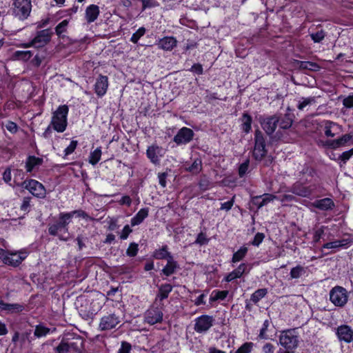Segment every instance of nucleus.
I'll use <instances>...</instances> for the list:
<instances>
[{
	"instance_id": "obj_1",
	"label": "nucleus",
	"mask_w": 353,
	"mask_h": 353,
	"mask_svg": "<svg viewBox=\"0 0 353 353\" xmlns=\"http://www.w3.org/2000/svg\"><path fill=\"white\" fill-rule=\"evenodd\" d=\"M69 112L68 106L66 105H59L58 108L52 112L50 121L54 130L57 132H63L68 126V114Z\"/></svg>"
},
{
	"instance_id": "obj_2",
	"label": "nucleus",
	"mask_w": 353,
	"mask_h": 353,
	"mask_svg": "<svg viewBox=\"0 0 353 353\" xmlns=\"http://www.w3.org/2000/svg\"><path fill=\"white\" fill-rule=\"evenodd\" d=\"M70 222L71 215L70 214H65V212L60 213L57 221L48 224L49 234L52 236H59V239L61 241H67L68 238H65L62 235H59V232L61 231L68 232V225Z\"/></svg>"
},
{
	"instance_id": "obj_3",
	"label": "nucleus",
	"mask_w": 353,
	"mask_h": 353,
	"mask_svg": "<svg viewBox=\"0 0 353 353\" xmlns=\"http://www.w3.org/2000/svg\"><path fill=\"white\" fill-rule=\"evenodd\" d=\"M279 344L286 350H295L299 345V336L296 329H288L281 332Z\"/></svg>"
},
{
	"instance_id": "obj_4",
	"label": "nucleus",
	"mask_w": 353,
	"mask_h": 353,
	"mask_svg": "<svg viewBox=\"0 0 353 353\" xmlns=\"http://www.w3.org/2000/svg\"><path fill=\"white\" fill-rule=\"evenodd\" d=\"M31 10V0H14L10 8L12 14L19 20L26 19Z\"/></svg>"
},
{
	"instance_id": "obj_5",
	"label": "nucleus",
	"mask_w": 353,
	"mask_h": 353,
	"mask_svg": "<svg viewBox=\"0 0 353 353\" xmlns=\"http://www.w3.org/2000/svg\"><path fill=\"white\" fill-rule=\"evenodd\" d=\"M83 347V341L80 337L72 340L63 339L54 350L57 353H80Z\"/></svg>"
},
{
	"instance_id": "obj_6",
	"label": "nucleus",
	"mask_w": 353,
	"mask_h": 353,
	"mask_svg": "<svg viewBox=\"0 0 353 353\" xmlns=\"http://www.w3.org/2000/svg\"><path fill=\"white\" fill-rule=\"evenodd\" d=\"M319 188L318 183H312L307 186L303 183L297 181L291 186L290 192L301 197L309 198L319 192Z\"/></svg>"
},
{
	"instance_id": "obj_7",
	"label": "nucleus",
	"mask_w": 353,
	"mask_h": 353,
	"mask_svg": "<svg viewBox=\"0 0 353 353\" xmlns=\"http://www.w3.org/2000/svg\"><path fill=\"white\" fill-rule=\"evenodd\" d=\"M52 34V32H51L50 29H45L38 31L36 36L30 42L24 43L22 45V46L23 48H43L50 41Z\"/></svg>"
},
{
	"instance_id": "obj_8",
	"label": "nucleus",
	"mask_w": 353,
	"mask_h": 353,
	"mask_svg": "<svg viewBox=\"0 0 353 353\" xmlns=\"http://www.w3.org/2000/svg\"><path fill=\"white\" fill-rule=\"evenodd\" d=\"M330 300L336 306H344L348 300L347 290L341 286L333 288L330 292Z\"/></svg>"
},
{
	"instance_id": "obj_9",
	"label": "nucleus",
	"mask_w": 353,
	"mask_h": 353,
	"mask_svg": "<svg viewBox=\"0 0 353 353\" xmlns=\"http://www.w3.org/2000/svg\"><path fill=\"white\" fill-rule=\"evenodd\" d=\"M21 186L28 190L33 196L38 198H44L46 189L42 183L34 180L30 179L21 183Z\"/></svg>"
},
{
	"instance_id": "obj_10",
	"label": "nucleus",
	"mask_w": 353,
	"mask_h": 353,
	"mask_svg": "<svg viewBox=\"0 0 353 353\" xmlns=\"http://www.w3.org/2000/svg\"><path fill=\"white\" fill-rule=\"evenodd\" d=\"M255 145L253 151V156L256 161H261L266 154L265 139L262 132L256 130L254 135Z\"/></svg>"
},
{
	"instance_id": "obj_11",
	"label": "nucleus",
	"mask_w": 353,
	"mask_h": 353,
	"mask_svg": "<svg viewBox=\"0 0 353 353\" xmlns=\"http://www.w3.org/2000/svg\"><path fill=\"white\" fill-rule=\"evenodd\" d=\"M214 321L212 316L201 315L195 319L194 330L197 333L206 332L213 325Z\"/></svg>"
},
{
	"instance_id": "obj_12",
	"label": "nucleus",
	"mask_w": 353,
	"mask_h": 353,
	"mask_svg": "<svg viewBox=\"0 0 353 353\" xmlns=\"http://www.w3.org/2000/svg\"><path fill=\"white\" fill-rule=\"evenodd\" d=\"M120 318L119 316L115 314H109L108 315L103 316L101 320L99 325V328L101 331H106L114 329L117 327V325L120 323Z\"/></svg>"
},
{
	"instance_id": "obj_13",
	"label": "nucleus",
	"mask_w": 353,
	"mask_h": 353,
	"mask_svg": "<svg viewBox=\"0 0 353 353\" xmlns=\"http://www.w3.org/2000/svg\"><path fill=\"white\" fill-rule=\"evenodd\" d=\"M163 314L162 310L158 307L148 309L144 317V321L150 325H154L163 321Z\"/></svg>"
},
{
	"instance_id": "obj_14",
	"label": "nucleus",
	"mask_w": 353,
	"mask_h": 353,
	"mask_svg": "<svg viewBox=\"0 0 353 353\" xmlns=\"http://www.w3.org/2000/svg\"><path fill=\"white\" fill-rule=\"evenodd\" d=\"M194 134V133L192 129L183 127L178 131L174 137L173 141L177 145L187 144L192 140Z\"/></svg>"
},
{
	"instance_id": "obj_15",
	"label": "nucleus",
	"mask_w": 353,
	"mask_h": 353,
	"mask_svg": "<svg viewBox=\"0 0 353 353\" xmlns=\"http://www.w3.org/2000/svg\"><path fill=\"white\" fill-rule=\"evenodd\" d=\"M164 154L165 152L163 148L157 145H150L146 150V155L148 158L155 165L159 164L160 159L163 157Z\"/></svg>"
},
{
	"instance_id": "obj_16",
	"label": "nucleus",
	"mask_w": 353,
	"mask_h": 353,
	"mask_svg": "<svg viewBox=\"0 0 353 353\" xmlns=\"http://www.w3.org/2000/svg\"><path fill=\"white\" fill-rule=\"evenodd\" d=\"M279 121V114H274L264 119L262 121H261V124L265 132L268 135H271L275 132Z\"/></svg>"
},
{
	"instance_id": "obj_17",
	"label": "nucleus",
	"mask_w": 353,
	"mask_h": 353,
	"mask_svg": "<svg viewBox=\"0 0 353 353\" xmlns=\"http://www.w3.org/2000/svg\"><path fill=\"white\" fill-rule=\"evenodd\" d=\"M108 87V77L101 74L99 75L94 84V90L97 95L99 97H103L106 93Z\"/></svg>"
},
{
	"instance_id": "obj_18",
	"label": "nucleus",
	"mask_w": 353,
	"mask_h": 353,
	"mask_svg": "<svg viewBox=\"0 0 353 353\" xmlns=\"http://www.w3.org/2000/svg\"><path fill=\"white\" fill-rule=\"evenodd\" d=\"M336 334L340 341L350 343L353 341V330L346 325H341L337 328Z\"/></svg>"
},
{
	"instance_id": "obj_19",
	"label": "nucleus",
	"mask_w": 353,
	"mask_h": 353,
	"mask_svg": "<svg viewBox=\"0 0 353 353\" xmlns=\"http://www.w3.org/2000/svg\"><path fill=\"white\" fill-rule=\"evenodd\" d=\"M275 199L276 196L273 194H263L262 195L253 196L252 198V202L259 210L268 204L270 202L274 201Z\"/></svg>"
},
{
	"instance_id": "obj_20",
	"label": "nucleus",
	"mask_w": 353,
	"mask_h": 353,
	"mask_svg": "<svg viewBox=\"0 0 353 353\" xmlns=\"http://www.w3.org/2000/svg\"><path fill=\"white\" fill-rule=\"evenodd\" d=\"M173 286L168 283L161 284L159 286L154 302H161L168 298L170 293L172 291Z\"/></svg>"
},
{
	"instance_id": "obj_21",
	"label": "nucleus",
	"mask_w": 353,
	"mask_h": 353,
	"mask_svg": "<svg viewBox=\"0 0 353 353\" xmlns=\"http://www.w3.org/2000/svg\"><path fill=\"white\" fill-rule=\"evenodd\" d=\"M176 43L177 41L174 37H165L159 39L157 45L160 49L170 51L176 46Z\"/></svg>"
},
{
	"instance_id": "obj_22",
	"label": "nucleus",
	"mask_w": 353,
	"mask_h": 353,
	"mask_svg": "<svg viewBox=\"0 0 353 353\" xmlns=\"http://www.w3.org/2000/svg\"><path fill=\"white\" fill-rule=\"evenodd\" d=\"M100 13L98 6L92 4L85 9V18L88 23L94 22L99 17Z\"/></svg>"
},
{
	"instance_id": "obj_23",
	"label": "nucleus",
	"mask_w": 353,
	"mask_h": 353,
	"mask_svg": "<svg viewBox=\"0 0 353 353\" xmlns=\"http://www.w3.org/2000/svg\"><path fill=\"white\" fill-rule=\"evenodd\" d=\"M352 243V241L349 239H343L328 242L323 245V249H339L341 248H347Z\"/></svg>"
},
{
	"instance_id": "obj_24",
	"label": "nucleus",
	"mask_w": 353,
	"mask_h": 353,
	"mask_svg": "<svg viewBox=\"0 0 353 353\" xmlns=\"http://www.w3.org/2000/svg\"><path fill=\"white\" fill-rule=\"evenodd\" d=\"M26 258L23 253H8L7 259H6V264L12 266H18L23 260Z\"/></svg>"
},
{
	"instance_id": "obj_25",
	"label": "nucleus",
	"mask_w": 353,
	"mask_h": 353,
	"mask_svg": "<svg viewBox=\"0 0 353 353\" xmlns=\"http://www.w3.org/2000/svg\"><path fill=\"white\" fill-rule=\"evenodd\" d=\"M279 121L278 123L279 127L284 130L289 129L292 125L294 115L287 112L284 115L279 114Z\"/></svg>"
},
{
	"instance_id": "obj_26",
	"label": "nucleus",
	"mask_w": 353,
	"mask_h": 353,
	"mask_svg": "<svg viewBox=\"0 0 353 353\" xmlns=\"http://www.w3.org/2000/svg\"><path fill=\"white\" fill-rule=\"evenodd\" d=\"M149 209L148 208H141L134 217L131 219V225L135 226L141 224L143 220L148 217Z\"/></svg>"
},
{
	"instance_id": "obj_27",
	"label": "nucleus",
	"mask_w": 353,
	"mask_h": 353,
	"mask_svg": "<svg viewBox=\"0 0 353 353\" xmlns=\"http://www.w3.org/2000/svg\"><path fill=\"white\" fill-rule=\"evenodd\" d=\"M314 206L321 210H329L334 207V203L331 199L325 198L315 201Z\"/></svg>"
},
{
	"instance_id": "obj_28",
	"label": "nucleus",
	"mask_w": 353,
	"mask_h": 353,
	"mask_svg": "<svg viewBox=\"0 0 353 353\" xmlns=\"http://www.w3.org/2000/svg\"><path fill=\"white\" fill-rule=\"evenodd\" d=\"M178 268L179 265L177 262L174 261L173 257H170V259L167 261L166 265L162 270V273L164 275L169 276L174 274Z\"/></svg>"
},
{
	"instance_id": "obj_29",
	"label": "nucleus",
	"mask_w": 353,
	"mask_h": 353,
	"mask_svg": "<svg viewBox=\"0 0 353 353\" xmlns=\"http://www.w3.org/2000/svg\"><path fill=\"white\" fill-rule=\"evenodd\" d=\"M241 128L246 134L249 133L252 129V118L248 112H243L241 118Z\"/></svg>"
},
{
	"instance_id": "obj_30",
	"label": "nucleus",
	"mask_w": 353,
	"mask_h": 353,
	"mask_svg": "<svg viewBox=\"0 0 353 353\" xmlns=\"http://www.w3.org/2000/svg\"><path fill=\"white\" fill-rule=\"evenodd\" d=\"M317 99V97H301L296 107L299 110L303 111L307 107L316 104Z\"/></svg>"
},
{
	"instance_id": "obj_31",
	"label": "nucleus",
	"mask_w": 353,
	"mask_h": 353,
	"mask_svg": "<svg viewBox=\"0 0 353 353\" xmlns=\"http://www.w3.org/2000/svg\"><path fill=\"white\" fill-rule=\"evenodd\" d=\"M296 64L301 70H308L310 71H319L321 68L319 64L312 61H296Z\"/></svg>"
},
{
	"instance_id": "obj_32",
	"label": "nucleus",
	"mask_w": 353,
	"mask_h": 353,
	"mask_svg": "<svg viewBox=\"0 0 353 353\" xmlns=\"http://www.w3.org/2000/svg\"><path fill=\"white\" fill-rule=\"evenodd\" d=\"M306 268L297 265L292 268L290 272V279H299L306 274Z\"/></svg>"
},
{
	"instance_id": "obj_33",
	"label": "nucleus",
	"mask_w": 353,
	"mask_h": 353,
	"mask_svg": "<svg viewBox=\"0 0 353 353\" xmlns=\"http://www.w3.org/2000/svg\"><path fill=\"white\" fill-rule=\"evenodd\" d=\"M153 256L157 259H167L170 257H173L170 252L168 250V245H165L162 248L156 250L154 252Z\"/></svg>"
},
{
	"instance_id": "obj_34",
	"label": "nucleus",
	"mask_w": 353,
	"mask_h": 353,
	"mask_svg": "<svg viewBox=\"0 0 353 353\" xmlns=\"http://www.w3.org/2000/svg\"><path fill=\"white\" fill-rule=\"evenodd\" d=\"M43 159L34 156H30L26 160V168L28 172H32L34 167L39 165L42 163Z\"/></svg>"
},
{
	"instance_id": "obj_35",
	"label": "nucleus",
	"mask_w": 353,
	"mask_h": 353,
	"mask_svg": "<svg viewBox=\"0 0 353 353\" xmlns=\"http://www.w3.org/2000/svg\"><path fill=\"white\" fill-rule=\"evenodd\" d=\"M3 311L8 313L20 312L24 310V305L19 303H6L3 302Z\"/></svg>"
},
{
	"instance_id": "obj_36",
	"label": "nucleus",
	"mask_w": 353,
	"mask_h": 353,
	"mask_svg": "<svg viewBox=\"0 0 353 353\" xmlns=\"http://www.w3.org/2000/svg\"><path fill=\"white\" fill-rule=\"evenodd\" d=\"M229 294V291L228 290H214L212 292V294L210 297V301L211 302H215L217 301H223L224 300Z\"/></svg>"
},
{
	"instance_id": "obj_37",
	"label": "nucleus",
	"mask_w": 353,
	"mask_h": 353,
	"mask_svg": "<svg viewBox=\"0 0 353 353\" xmlns=\"http://www.w3.org/2000/svg\"><path fill=\"white\" fill-rule=\"evenodd\" d=\"M50 331V329L46 327L43 324H39L35 327L34 335L37 338H41L47 336Z\"/></svg>"
},
{
	"instance_id": "obj_38",
	"label": "nucleus",
	"mask_w": 353,
	"mask_h": 353,
	"mask_svg": "<svg viewBox=\"0 0 353 353\" xmlns=\"http://www.w3.org/2000/svg\"><path fill=\"white\" fill-rule=\"evenodd\" d=\"M268 293L266 288H261L256 290L250 297V301L256 304L261 299L265 297Z\"/></svg>"
},
{
	"instance_id": "obj_39",
	"label": "nucleus",
	"mask_w": 353,
	"mask_h": 353,
	"mask_svg": "<svg viewBox=\"0 0 353 353\" xmlns=\"http://www.w3.org/2000/svg\"><path fill=\"white\" fill-rule=\"evenodd\" d=\"M185 170L192 174H199L202 170V162L199 158L196 159L191 165L186 168Z\"/></svg>"
},
{
	"instance_id": "obj_40",
	"label": "nucleus",
	"mask_w": 353,
	"mask_h": 353,
	"mask_svg": "<svg viewBox=\"0 0 353 353\" xmlns=\"http://www.w3.org/2000/svg\"><path fill=\"white\" fill-rule=\"evenodd\" d=\"M247 252L248 248L245 246L241 247L239 250H238L236 252L233 254L232 262L237 263L241 261L245 256Z\"/></svg>"
},
{
	"instance_id": "obj_41",
	"label": "nucleus",
	"mask_w": 353,
	"mask_h": 353,
	"mask_svg": "<svg viewBox=\"0 0 353 353\" xmlns=\"http://www.w3.org/2000/svg\"><path fill=\"white\" fill-rule=\"evenodd\" d=\"M32 56V53L30 50L26 51H16L14 54V57L17 60L27 61Z\"/></svg>"
},
{
	"instance_id": "obj_42",
	"label": "nucleus",
	"mask_w": 353,
	"mask_h": 353,
	"mask_svg": "<svg viewBox=\"0 0 353 353\" xmlns=\"http://www.w3.org/2000/svg\"><path fill=\"white\" fill-rule=\"evenodd\" d=\"M101 150L100 148H97L90 153L89 157V163L93 165H96L101 159Z\"/></svg>"
},
{
	"instance_id": "obj_43",
	"label": "nucleus",
	"mask_w": 353,
	"mask_h": 353,
	"mask_svg": "<svg viewBox=\"0 0 353 353\" xmlns=\"http://www.w3.org/2000/svg\"><path fill=\"white\" fill-rule=\"evenodd\" d=\"M336 126H337V125L332 121H325V126H324L325 135L327 137H334L336 134L334 132H333L332 130L333 128L336 127Z\"/></svg>"
},
{
	"instance_id": "obj_44",
	"label": "nucleus",
	"mask_w": 353,
	"mask_h": 353,
	"mask_svg": "<svg viewBox=\"0 0 353 353\" xmlns=\"http://www.w3.org/2000/svg\"><path fill=\"white\" fill-rule=\"evenodd\" d=\"M352 136L351 134H345L343 135L341 137L334 139L336 149L345 145L349 141L352 140Z\"/></svg>"
},
{
	"instance_id": "obj_45",
	"label": "nucleus",
	"mask_w": 353,
	"mask_h": 353,
	"mask_svg": "<svg viewBox=\"0 0 353 353\" xmlns=\"http://www.w3.org/2000/svg\"><path fill=\"white\" fill-rule=\"evenodd\" d=\"M65 214H70L71 215V219H72V217L74 215H76L77 216L81 217L85 220H90V221L94 220L93 218L90 216L85 211H83L82 210H74V211H72L70 212H65Z\"/></svg>"
},
{
	"instance_id": "obj_46",
	"label": "nucleus",
	"mask_w": 353,
	"mask_h": 353,
	"mask_svg": "<svg viewBox=\"0 0 353 353\" xmlns=\"http://www.w3.org/2000/svg\"><path fill=\"white\" fill-rule=\"evenodd\" d=\"M146 32L144 27L139 28L136 32H134L130 38V41L134 43H137L139 39L143 37Z\"/></svg>"
},
{
	"instance_id": "obj_47",
	"label": "nucleus",
	"mask_w": 353,
	"mask_h": 353,
	"mask_svg": "<svg viewBox=\"0 0 353 353\" xmlns=\"http://www.w3.org/2000/svg\"><path fill=\"white\" fill-rule=\"evenodd\" d=\"M252 347L253 343L252 342H246L239 347L234 353H250Z\"/></svg>"
},
{
	"instance_id": "obj_48",
	"label": "nucleus",
	"mask_w": 353,
	"mask_h": 353,
	"mask_svg": "<svg viewBox=\"0 0 353 353\" xmlns=\"http://www.w3.org/2000/svg\"><path fill=\"white\" fill-rule=\"evenodd\" d=\"M139 251L138 244L136 243H131L126 250V254L128 256L134 257L135 256Z\"/></svg>"
},
{
	"instance_id": "obj_49",
	"label": "nucleus",
	"mask_w": 353,
	"mask_h": 353,
	"mask_svg": "<svg viewBox=\"0 0 353 353\" xmlns=\"http://www.w3.org/2000/svg\"><path fill=\"white\" fill-rule=\"evenodd\" d=\"M68 24V21L65 19L56 26L55 32L59 37H61V34L66 31Z\"/></svg>"
},
{
	"instance_id": "obj_50",
	"label": "nucleus",
	"mask_w": 353,
	"mask_h": 353,
	"mask_svg": "<svg viewBox=\"0 0 353 353\" xmlns=\"http://www.w3.org/2000/svg\"><path fill=\"white\" fill-rule=\"evenodd\" d=\"M310 37L314 43H320L325 37V32L321 30L316 32L310 34Z\"/></svg>"
},
{
	"instance_id": "obj_51",
	"label": "nucleus",
	"mask_w": 353,
	"mask_h": 353,
	"mask_svg": "<svg viewBox=\"0 0 353 353\" xmlns=\"http://www.w3.org/2000/svg\"><path fill=\"white\" fill-rule=\"evenodd\" d=\"M249 165H250V160L246 159L243 163H242L239 165V175L240 177H243L247 174V172L248 171V168H249Z\"/></svg>"
},
{
	"instance_id": "obj_52",
	"label": "nucleus",
	"mask_w": 353,
	"mask_h": 353,
	"mask_svg": "<svg viewBox=\"0 0 353 353\" xmlns=\"http://www.w3.org/2000/svg\"><path fill=\"white\" fill-rule=\"evenodd\" d=\"M142 2V10L152 8L159 6L157 0H141Z\"/></svg>"
},
{
	"instance_id": "obj_53",
	"label": "nucleus",
	"mask_w": 353,
	"mask_h": 353,
	"mask_svg": "<svg viewBox=\"0 0 353 353\" xmlns=\"http://www.w3.org/2000/svg\"><path fill=\"white\" fill-rule=\"evenodd\" d=\"M234 199L235 196H233L230 200L228 201L227 202L221 203L220 210H225L226 212L230 210L234 203Z\"/></svg>"
},
{
	"instance_id": "obj_54",
	"label": "nucleus",
	"mask_w": 353,
	"mask_h": 353,
	"mask_svg": "<svg viewBox=\"0 0 353 353\" xmlns=\"http://www.w3.org/2000/svg\"><path fill=\"white\" fill-rule=\"evenodd\" d=\"M270 325V321L269 320H265L263 322V327L260 330V333L259 335V337L262 339H266L268 338V336L266 334V331Z\"/></svg>"
},
{
	"instance_id": "obj_55",
	"label": "nucleus",
	"mask_w": 353,
	"mask_h": 353,
	"mask_svg": "<svg viewBox=\"0 0 353 353\" xmlns=\"http://www.w3.org/2000/svg\"><path fill=\"white\" fill-rule=\"evenodd\" d=\"M265 238V235L263 233L258 232L255 234L254 239L251 242V244L254 246H259Z\"/></svg>"
},
{
	"instance_id": "obj_56",
	"label": "nucleus",
	"mask_w": 353,
	"mask_h": 353,
	"mask_svg": "<svg viewBox=\"0 0 353 353\" xmlns=\"http://www.w3.org/2000/svg\"><path fill=\"white\" fill-rule=\"evenodd\" d=\"M248 264L243 263H241L238 266V268L236 269H235V270L237 271L238 274L241 277L243 274L249 273L251 268H248Z\"/></svg>"
},
{
	"instance_id": "obj_57",
	"label": "nucleus",
	"mask_w": 353,
	"mask_h": 353,
	"mask_svg": "<svg viewBox=\"0 0 353 353\" xmlns=\"http://www.w3.org/2000/svg\"><path fill=\"white\" fill-rule=\"evenodd\" d=\"M353 155V148L350 150L343 152L339 157V159L345 163Z\"/></svg>"
},
{
	"instance_id": "obj_58",
	"label": "nucleus",
	"mask_w": 353,
	"mask_h": 353,
	"mask_svg": "<svg viewBox=\"0 0 353 353\" xmlns=\"http://www.w3.org/2000/svg\"><path fill=\"white\" fill-rule=\"evenodd\" d=\"M77 144H78L77 141L72 140L70 142V145L64 150L65 156H68V155L72 154L76 149Z\"/></svg>"
},
{
	"instance_id": "obj_59",
	"label": "nucleus",
	"mask_w": 353,
	"mask_h": 353,
	"mask_svg": "<svg viewBox=\"0 0 353 353\" xmlns=\"http://www.w3.org/2000/svg\"><path fill=\"white\" fill-rule=\"evenodd\" d=\"M132 349V345L130 343L126 341L121 342V347L118 353H130Z\"/></svg>"
},
{
	"instance_id": "obj_60",
	"label": "nucleus",
	"mask_w": 353,
	"mask_h": 353,
	"mask_svg": "<svg viewBox=\"0 0 353 353\" xmlns=\"http://www.w3.org/2000/svg\"><path fill=\"white\" fill-rule=\"evenodd\" d=\"M208 239L206 238V235L204 233L201 232L198 234L194 243L199 245H204L208 243Z\"/></svg>"
},
{
	"instance_id": "obj_61",
	"label": "nucleus",
	"mask_w": 353,
	"mask_h": 353,
	"mask_svg": "<svg viewBox=\"0 0 353 353\" xmlns=\"http://www.w3.org/2000/svg\"><path fill=\"white\" fill-rule=\"evenodd\" d=\"M241 278L240 275L238 274L236 270H234L231 272H230L225 278V280L227 282H230L236 279Z\"/></svg>"
},
{
	"instance_id": "obj_62",
	"label": "nucleus",
	"mask_w": 353,
	"mask_h": 353,
	"mask_svg": "<svg viewBox=\"0 0 353 353\" xmlns=\"http://www.w3.org/2000/svg\"><path fill=\"white\" fill-rule=\"evenodd\" d=\"M132 232V230L128 225H125L121 233L120 238L123 240L126 239Z\"/></svg>"
},
{
	"instance_id": "obj_63",
	"label": "nucleus",
	"mask_w": 353,
	"mask_h": 353,
	"mask_svg": "<svg viewBox=\"0 0 353 353\" xmlns=\"http://www.w3.org/2000/svg\"><path fill=\"white\" fill-rule=\"evenodd\" d=\"M343 105L347 108H353V95H350L343 101Z\"/></svg>"
},
{
	"instance_id": "obj_64",
	"label": "nucleus",
	"mask_w": 353,
	"mask_h": 353,
	"mask_svg": "<svg viewBox=\"0 0 353 353\" xmlns=\"http://www.w3.org/2000/svg\"><path fill=\"white\" fill-rule=\"evenodd\" d=\"M274 346L270 343H265L262 348L264 353H274Z\"/></svg>"
}]
</instances>
